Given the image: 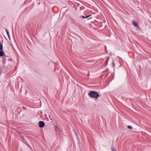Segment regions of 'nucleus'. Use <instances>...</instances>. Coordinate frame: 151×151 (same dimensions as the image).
I'll return each mask as SVG.
<instances>
[{
	"instance_id": "obj_1",
	"label": "nucleus",
	"mask_w": 151,
	"mask_h": 151,
	"mask_svg": "<svg viewBox=\"0 0 151 151\" xmlns=\"http://www.w3.org/2000/svg\"><path fill=\"white\" fill-rule=\"evenodd\" d=\"M88 95L90 97L97 98L99 97V93L96 91H91L88 93Z\"/></svg>"
},
{
	"instance_id": "obj_2",
	"label": "nucleus",
	"mask_w": 151,
	"mask_h": 151,
	"mask_svg": "<svg viewBox=\"0 0 151 151\" xmlns=\"http://www.w3.org/2000/svg\"><path fill=\"white\" fill-rule=\"evenodd\" d=\"M39 126L41 128L43 127L45 125V123L43 121H40L39 122Z\"/></svg>"
},
{
	"instance_id": "obj_3",
	"label": "nucleus",
	"mask_w": 151,
	"mask_h": 151,
	"mask_svg": "<svg viewBox=\"0 0 151 151\" xmlns=\"http://www.w3.org/2000/svg\"><path fill=\"white\" fill-rule=\"evenodd\" d=\"M132 23L136 27H137L138 26V24L137 22L136 21H134V20H133L132 21Z\"/></svg>"
},
{
	"instance_id": "obj_4",
	"label": "nucleus",
	"mask_w": 151,
	"mask_h": 151,
	"mask_svg": "<svg viewBox=\"0 0 151 151\" xmlns=\"http://www.w3.org/2000/svg\"><path fill=\"white\" fill-rule=\"evenodd\" d=\"M54 129L57 132H59L60 131V129H59L58 127H57V126H55L54 127Z\"/></svg>"
},
{
	"instance_id": "obj_5",
	"label": "nucleus",
	"mask_w": 151,
	"mask_h": 151,
	"mask_svg": "<svg viewBox=\"0 0 151 151\" xmlns=\"http://www.w3.org/2000/svg\"><path fill=\"white\" fill-rule=\"evenodd\" d=\"M6 33L7 35L8 36V38H9V40H10V35H9V32L8 31V29H6Z\"/></svg>"
},
{
	"instance_id": "obj_6",
	"label": "nucleus",
	"mask_w": 151,
	"mask_h": 151,
	"mask_svg": "<svg viewBox=\"0 0 151 151\" xmlns=\"http://www.w3.org/2000/svg\"><path fill=\"white\" fill-rule=\"evenodd\" d=\"M5 54L4 53L3 51L1 50V51H0V57H2Z\"/></svg>"
},
{
	"instance_id": "obj_7",
	"label": "nucleus",
	"mask_w": 151,
	"mask_h": 151,
	"mask_svg": "<svg viewBox=\"0 0 151 151\" xmlns=\"http://www.w3.org/2000/svg\"><path fill=\"white\" fill-rule=\"evenodd\" d=\"M91 16V15L90 14L89 15H88L87 16H86V17H85V16H82V18H87L90 16Z\"/></svg>"
},
{
	"instance_id": "obj_8",
	"label": "nucleus",
	"mask_w": 151,
	"mask_h": 151,
	"mask_svg": "<svg viewBox=\"0 0 151 151\" xmlns=\"http://www.w3.org/2000/svg\"><path fill=\"white\" fill-rule=\"evenodd\" d=\"M3 50V45L0 42V50Z\"/></svg>"
},
{
	"instance_id": "obj_9",
	"label": "nucleus",
	"mask_w": 151,
	"mask_h": 151,
	"mask_svg": "<svg viewBox=\"0 0 151 151\" xmlns=\"http://www.w3.org/2000/svg\"><path fill=\"white\" fill-rule=\"evenodd\" d=\"M112 151H117L116 150L114 147H111Z\"/></svg>"
},
{
	"instance_id": "obj_10",
	"label": "nucleus",
	"mask_w": 151,
	"mask_h": 151,
	"mask_svg": "<svg viewBox=\"0 0 151 151\" xmlns=\"http://www.w3.org/2000/svg\"><path fill=\"white\" fill-rule=\"evenodd\" d=\"M127 128H128V129H132V127L131 126H127Z\"/></svg>"
},
{
	"instance_id": "obj_11",
	"label": "nucleus",
	"mask_w": 151,
	"mask_h": 151,
	"mask_svg": "<svg viewBox=\"0 0 151 151\" xmlns=\"http://www.w3.org/2000/svg\"><path fill=\"white\" fill-rule=\"evenodd\" d=\"M108 61H109V59H107L106 61H105V63L106 64V65H107V63L108 62Z\"/></svg>"
},
{
	"instance_id": "obj_12",
	"label": "nucleus",
	"mask_w": 151,
	"mask_h": 151,
	"mask_svg": "<svg viewBox=\"0 0 151 151\" xmlns=\"http://www.w3.org/2000/svg\"><path fill=\"white\" fill-rule=\"evenodd\" d=\"M2 62L3 63H4V64H5V62H6V60L4 59L2 60Z\"/></svg>"
},
{
	"instance_id": "obj_13",
	"label": "nucleus",
	"mask_w": 151,
	"mask_h": 151,
	"mask_svg": "<svg viewBox=\"0 0 151 151\" xmlns=\"http://www.w3.org/2000/svg\"><path fill=\"white\" fill-rule=\"evenodd\" d=\"M112 64H113V66H114L115 65V64H114V60H113V61H112Z\"/></svg>"
}]
</instances>
